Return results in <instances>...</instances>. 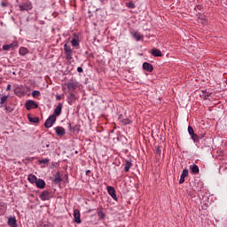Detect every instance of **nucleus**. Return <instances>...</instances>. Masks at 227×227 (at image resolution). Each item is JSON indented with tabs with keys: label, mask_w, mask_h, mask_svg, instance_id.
Wrapping results in <instances>:
<instances>
[{
	"label": "nucleus",
	"mask_w": 227,
	"mask_h": 227,
	"mask_svg": "<svg viewBox=\"0 0 227 227\" xmlns=\"http://www.w3.org/2000/svg\"><path fill=\"white\" fill-rule=\"evenodd\" d=\"M56 99L57 100H60L61 99V96H59V95L56 96Z\"/></svg>",
	"instance_id": "a19ab883"
},
{
	"label": "nucleus",
	"mask_w": 227,
	"mask_h": 227,
	"mask_svg": "<svg viewBox=\"0 0 227 227\" xmlns=\"http://www.w3.org/2000/svg\"><path fill=\"white\" fill-rule=\"evenodd\" d=\"M143 68L145 72H153V66L148 62L143 64Z\"/></svg>",
	"instance_id": "9b49d317"
},
{
	"label": "nucleus",
	"mask_w": 227,
	"mask_h": 227,
	"mask_svg": "<svg viewBox=\"0 0 227 227\" xmlns=\"http://www.w3.org/2000/svg\"><path fill=\"white\" fill-rule=\"evenodd\" d=\"M51 192H49L47 190L43 191L39 196V198H40V200H42V201H47V200H51Z\"/></svg>",
	"instance_id": "20e7f679"
},
{
	"label": "nucleus",
	"mask_w": 227,
	"mask_h": 227,
	"mask_svg": "<svg viewBox=\"0 0 227 227\" xmlns=\"http://www.w3.org/2000/svg\"><path fill=\"white\" fill-rule=\"evenodd\" d=\"M6 100H8V96H4L0 98V104L3 106V104H4V102H6Z\"/></svg>",
	"instance_id": "2f4dec72"
},
{
	"label": "nucleus",
	"mask_w": 227,
	"mask_h": 227,
	"mask_svg": "<svg viewBox=\"0 0 227 227\" xmlns=\"http://www.w3.org/2000/svg\"><path fill=\"white\" fill-rule=\"evenodd\" d=\"M5 210H6V204H4V202H0V213L4 214Z\"/></svg>",
	"instance_id": "393cba45"
},
{
	"label": "nucleus",
	"mask_w": 227,
	"mask_h": 227,
	"mask_svg": "<svg viewBox=\"0 0 227 227\" xmlns=\"http://www.w3.org/2000/svg\"><path fill=\"white\" fill-rule=\"evenodd\" d=\"M75 153H77V151H75Z\"/></svg>",
	"instance_id": "09e8293b"
},
{
	"label": "nucleus",
	"mask_w": 227,
	"mask_h": 227,
	"mask_svg": "<svg viewBox=\"0 0 227 227\" xmlns=\"http://www.w3.org/2000/svg\"><path fill=\"white\" fill-rule=\"evenodd\" d=\"M130 8H134V4H129Z\"/></svg>",
	"instance_id": "a18cd8bd"
},
{
	"label": "nucleus",
	"mask_w": 227,
	"mask_h": 227,
	"mask_svg": "<svg viewBox=\"0 0 227 227\" xmlns=\"http://www.w3.org/2000/svg\"><path fill=\"white\" fill-rule=\"evenodd\" d=\"M101 3H104V0H99Z\"/></svg>",
	"instance_id": "de8ad7c7"
},
{
	"label": "nucleus",
	"mask_w": 227,
	"mask_h": 227,
	"mask_svg": "<svg viewBox=\"0 0 227 227\" xmlns=\"http://www.w3.org/2000/svg\"><path fill=\"white\" fill-rule=\"evenodd\" d=\"M186 176H189V170L187 168L183 169V172L180 176L179 184H182L185 182Z\"/></svg>",
	"instance_id": "423d86ee"
},
{
	"label": "nucleus",
	"mask_w": 227,
	"mask_h": 227,
	"mask_svg": "<svg viewBox=\"0 0 227 227\" xmlns=\"http://www.w3.org/2000/svg\"><path fill=\"white\" fill-rule=\"evenodd\" d=\"M188 132H189L190 136H192L194 134V129H192V127L189 126Z\"/></svg>",
	"instance_id": "72a5a7b5"
},
{
	"label": "nucleus",
	"mask_w": 227,
	"mask_h": 227,
	"mask_svg": "<svg viewBox=\"0 0 227 227\" xmlns=\"http://www.w3.org/2000/svg\"><path fill=\"white\" fill-rule=\"evenodd\" d=\"M212 93L207 90H202V97H204V100H207V98H208V97H210Z\"/></svg>",
	"instance_id": "b1692460"
},
{
	"label": "nucleus",
	"mask_w": 227,
	"mask_h": 227,
	"mask_svg": "<svg viewBox=\"0 0 227 227\" xmlns=\"http://www.w3.org/2000/svg\"><path fill=\"white\" fill-rule=\"evenodd\" d=\"M107 192L110 196H112L113 200H117L116 198V190L113 186H107Z\"/></svg>",
	"instance_id": "9d476101"
},
{
	"label": "nucleus",
	"mask_w": 227,
	"mask_h": 227,
	"mask_svg": "<svg viewBox=\"0 0 227 227\" xmlns=\"http://www.w3.org/2000/svg\"><path fill=\"white\" fill-rule=\"evenodd\" d=\"M61 109H63V105L59 103L54 110V116H59L61 114Z\"/></svg>",
	"instance_id": "4468645a"
},
{
	"label": "nucleus",
	"mask_w": 227,
	"mask_h": 227,
	"mask_svg": "<svg viewBox=\"0 0 227 227\" xmlns=\"http://www.w3.org/2000/svg\"><path fill=\"white\" fill-rule=\"evenodd\" d=\"M192 139L196 143V142L200 141V137H198L197 134L193 133L192 135Z\"/></svg>",
	"instance_id": "c85d7f7f"
},
{
	"label": "nucleus",
	"mask_w": 227,
	"mask_h": 227,
	"mask_svg": "<svg viewBox=\"0 0 227 227\" xmlns=\"http://www.w3.org/2000/svg\"><path fill=\"white\" fill-rule=\"evenodd\" d=\"M90 173H91L90 170H87V171H86V175H90Z\"/></svg>",
	"instance_id": "79ce46f5"
},
{
	"label": "nucleus",
	"mask_w": 227,
	"mask_h": 227,
	"mask_svg": "<svg viewBox=\"0 0 227 227\" xmlns=\"http://www.w3.org/2000/svg\"><path fill=\"white\" fill-rule=\"evenodd\" d=\"M61 180L62 179L59 172H57L53 179L54 184H60Z\"/></svg>",
	"instance_id": "aec40b11"
},
{
	"label": "nucleus",
	"mask_w": 227,
	"mask_h": 227,
	"mask_svg": "<svg viewBox=\"0 0 227 227\" xmlns=\"http://www.w3.org/2000/svg\"><path fill=\"white\" fill-rule=\"evenodd\" d=\"M28 182H30V184H35V182L38 180V178H36V176L35 175H29L27 177Z\"/></svg>",
	"instance_id": "4be33fe9"
},
{
	"label": "nucleus",
	"mask_w": 227,
	"mask_h": 227,
	"mask_svg": "<svg viewBox=\"0 0 227 227\" xmlns=\"http://www.w3.org/2000/svg\"><path fill=\"white\" fill-rule=\"evenodd\" d=\"M7 45L9 46V49H13L15 47H19V43L14 42V43H12L11 44H7Z\"/></svg>",
	"instance_id": "c756f323"
},
{
	"label": "nucleus",
	"mask_w": 227,
	"mask_h": 227,
	"mask_svg": "<svg viewBox=\"0 0 227 227\" xmlns=\"http://www.w3.org/2000/svg\"><path fill=\"white\" fill-rule=\"evenodd\" d=\"M130 8H134V4H129Z\"/></svg>",
	"instance_id": "37998d69"
},
{
	"label": "nucleus",
	"mask_w": 227,
	"mask_h": 227,
	"mask_svg": "<svg viewBox=\"0 0 227 227\" xmlns=\"http://www.w3.org/2000/svg\"><path fill=\"white\" fill-rule=\"evenodd\" d=\"M7 224L10 227H19V225H17V218H15V216L10 217L8 219Z\"/></svg>",
	"instance_id": "1a4fd4ad"
},
{
	"label": "nucleus",
	"mask_w": 227,
	"mask_h": 227,
	"mask_svg": "<svg viewBox=\"0 0 227 227\" xmlns=\"http://www.w3.org/2000/svg\"><path fill=\"white\" fill-rule=\"evenodd\" d=\"M73 47H79V37L75 36L71 41Z\"/></svg>",
	"instance_id": "412c9836"
},
{
	"label": "nucleus",
	"mask_w": 227,
	"mask_h": 227,
	"mask_svg": "<svg viewBox=\"0 0 227 227\" xmlns=\"http://www.w3.org/2000/svg\"><path fill=\"white\" fill-rule=\"evenodd\" d=\"M151 54H153L154 58H160L162 56V52L159 49H153Z\"/></svg>",
	"instance_id": "ddd939ff"
},
{
	"label": "nucleus",
	"mask_w": 227,
	"mask_h": 227,
	"mask_svg": "<svg viewBox=\"0 0 227 227\" xmlns=\"http://www.w3.org/2000/svg\"><path fill=\"white\" fill-rule=\"evenodd\" d=\"M130 8H134V4H129Z\"/></svg>",
	"instance_id": "c03bdc74"
},
{
	"label": "nucleus",
	"mask_w": 227,
	"mask_h": 227,
	"mask_svg": "<svg viewBox=\"0 0 227 227\" xmlns=\"http://www.w3.org/2000/svg\"><path fill=\"white\" fill-rule=\"evenodd\" d=\"M43 227H52V225L51 223H44Z\"/></svg>",
	"instance_id": "58836bf2"
},
{
	"label": "nucleus",
	"mask_w": 227,
	"mask_h": 227,
	"mask_svg": "<svg viewBox=\"0 0 227 227\" xmlns=\"http://www.w3.org/2000/svg\"><path fill=\"white\" fill-rule=\"evenodd\" d=\"M20 12H29V10H33V4L30 1H27L22 3L20 5Z\"/></svg>",
	"instance_id": "f257e3e1"
},
{
	"label": "nucleus",
	"mask_w": 227,
	"mask_h": 227,
	"mask_svg": "<svg viewBox=\"0 0 227 227\" xmlns=\"http://www.w3.org/2000/svg\"><path fill=\"white\" fill-rule=\"evenodd\" d=\"M130 168H132V161L131 160H126L124 164V170L126 173H129L130 170Z\"/></svg>",
	"instance_id": "dca6fc26"
},
{
	"label": "nucleus",
	"mask_w": 227,
	"mask_h": 227,
	"mask_svg": "<svg viewBox=\"0 0 227 227\" xmlns=\"http://www.w3.org/2000/svg\"><path fill=\"white\" fill-rule=\"evenodd\" d=\"M75 100H77V97L75 96V94L70 92L67 96V103L72 106V104L74 102H75Z\"/></svg>",
	"instance_id": "6e6552de"
},
{
	"label": "nucleus",
	"mask_w": 227,
	"mask_h": 227,
	"mask_svg": "<svg viewBox=\"0 0 227 227\" xmlns=\"http://www.w3.org/2000/svg\"><path fill=\"white\" fill-rule=\"evenodd\" d=\"M190 169L192 170V173H193V175H198L200 173V168L198 167V165H192L190 167Z\"/></svg>",
	"instance_id": "f3484780"
},
{
	"label": "nucleus",
	"mask_w": 227,
	"mask_h": 227,
	"mask_svg": "<svg viewBox=\"0 0 227 227\" xmlns=\"http://www.w3.org/2000/svg\"><path fill=\"white\" fill-rule=\"evenodd\" d=\"M32 97H34V98H36V97H40V91L39 90H34L32 92Z\"/></svg>",
	"instance_id": "7c9ffc66"
},
{
	"label": "nucleus",
	"mask_w": 227,
	"mask_h": 227,
	"mask_svg": "<svg viewBox=\"0 0 227 227\" xmlns=\"http://www.w3.org/2000/svg\"><path fill=\"white\" fill-rule=\"evenodd\" d=\"M27 52H29L27 48H25V47L20 48V56H26V54H27Z\"/></svg>",
	"instance_id": "5701e85b"
},
{
	"label": "nucleus",
	"mask_w": 227,
	"mask_h": 227,
	"mask_svg": "<svg viewBox=\"0 0 227 227\" xmlns=\"http://www.w3.org/2000/svg\"><path fill=\"white\" fill-rule=\"evenodd\" d=\"M35 185L38 189H43L45 187V181L43 179H37V181H35Z\"/></svg>",
	"instance_id": "2eb2a0df"
},
{
	"label": "nucleus",
	"mask_w": 227,
	"mask_h": 227,
	"mask_svg": "<svg viewBox=\"0 0 227 227\" xmlns=\"http://www.w3.org/2000/svg\"><path fill=\"white\" fill-rule=\"evenodd\" d=\"M67 90L69 91H74V90H77V84L74 82L67 83Z\"/></svg>",
	"instance_id": "a211bd4d"
},
{
	"label": "nucleus",
	"mask_w": 227,
	"mask_h": 227,
	"mask_svg": "<svg viewBox=\"0 0 227 227\" xmlns=\"http://www.w3.org/2000/svg\"><path fill=\"white\" fill-rule=\"evenodd\" d=\"M55 132H56L57 136H59L61 137L65 134V129L61 126H59V127L55 128Z\"/></svg>",
	"instance_id": "f8f14e48"
},
{
	"label": "nucleus",
	"mask_w": 227,
	"mask_h": 227,
	"mask_svg": "<svg viewBox=\"0 0 227 227\" xmlns=\"http://www.w3.org/2000/svg\"><path fill=\"white\" fill-rule=\"evenodd\" d=\"M74 223L81 224V212L78 209L74 210Z\"/></svg>",
	"instance_id": "0eeeda50"
},
{
	"label": "nucleus",
	"mask_w": 227,
	"mask_h": 227,
	"mask_svg": "<svg viewBox=\"0 0 227 227\" xmlns=\"http://www.w3.org/2000/svg\"><path fill=\"white\" fill-rule=\"evenodd\" d=\"M25 106H26V109H27V111H31V109L38 108V105L35 104V102L33 100L27 101Z\"/></svg>",
	"instance_id": "39448f33"
},
{
	"label": "nucleus",
	"mask_w": 227,
	"mask_h": 227,
	"mask_svg": "<svg viewBox=\"0 0 227 227\" xmlns=\"http://www.w3.org/2000/svg\"><path fill=\"white\" fill-rule=\"evenodd\" d=\"M39 164H49V159L39 160Z\"/></svg>",
	"instance_id": "473e14b6"
},
{
	"label": "nucleus",
	"mask_w": 227,
	"mask_h": 227,
	"mask_svg": "<svg viewBox=\"0 0 227 227\" xmlns=\"http://www.w3.org/2000/svg\"><path fill=\"white\" fill-rule=\"evenodd\" d=\"M49 146H50L49 145H46V148H49Z\"/></svg>",
	"instance_id": "49530a36"
},
{
	"label": "nucleus",
	"mask_w": 227,
	"mask_h": 227,
	"mask_svg": "<svg viewBox=\"0 0 227 227\" xmlns=\"http://www.w3.org/2000/svg\"><path fill=\"white\" fill-rule=\"evenodd\" d=\"M1 6H3V8H6V6H8V4L4 2H2Z\"/></svg>",
	"instance_id": "c9c22d12"
},
{
	"label": "nucleus",
	"mask_w": 227,
	"mask_h": 227,
	"mask_svg": "<svg viewBox=\"0 0 227 227\" xmlns=\"http://www.w3.org/2000/svg\"><path fill=\"white\" fill-rule=\"evenodd\" d=\"M121 123H123V125H129V123H132V121L130 119H122L121 120Z\"/></svg>",
	"instance_id": "bb28decb"
},
{
	"label": "nucleus",
	"mask_w": 227,
	"mask_h": 227,
	"mask_svg": "<svg viewBox=\"0 0 227 227\" xmlns=\"http://www.w3.org/2000/svg\"><path fill=\"white\" fill-rule=\"evenodd\" d=\"M77 72H79V74L82 73V67H77Z\"/></svg>",
	"instance_id": "ea45409f"
},
{
	"label": "nucleus",
	"mask_w": 227,
	"mask_h": 227,
	"mask_svg": "<svg viewBox=\"0 0 227 227\" xmlns=\"http://www.w3.org/2000/svg\"><path fill=\"white\" fill-rule=\"evenodd\" d=\"M64 51H65V55H66V59L67 61L72 60V52H74V51L67 43L64 45Z\"/></svg>",
	"instance_id": "f03ea898"
},
{
	"label": "nucleus",
	"mask_w": 227,
	"mask_h": 227,
	"mask_svg": "<svg viewBox=\"0 0 227 227\" xmlns=\"http://www.w3.org/2000/svg\"><path fill=\"white\" fill-rule=\"evenodd\" d=\"M12 90V85L8 84L6 87V91H10Z\"/></svg>",
	"instance_id": "e433bc0d"
},
{
	"label": "nucleus",
	"mask_w": 227,
	"mask_h": 227,
	"mask_svg": "<svg viewBox=\"0 0 227 227\" xmlns=\"http://www.w3.org/2000/svg\"><path fill=\"white\" fill-rule=\"evenodd\" d=\"M27 118H28V121H30V123H38V121H40V119L38 117H33V116H31V114H28Z\"/></svg>",
	"instance_id": "6ab92c4d"
},
{
	"label": "nucleus",
	"mask_w": 227,
	"mask_h": 227,
	"mask_svg": "<svg viewBox=\"0 0 227 227\" xmlns=\"http://www.w3.org/2000/svg\"><path fill=\"white\" fill-rule=\"evenodd\" d=\"M3 49H4V51H10V46H8V44H4L3 46Z\"/></svg>",
	"instance_id": "f704fd0d"
},
{
	"label": "nucleus",
	"mask_w": 227,
	"mask_h": 227,
	"mask_svg": "<svg viewBox=\"0 0 227 227\" xmlns=\"http://www.w3.org/2000/svg\"><path fill=\"white\" fill-rule=\"evenodd\" d=\"M98 215L99 219H105L106 217V214L102 210L98 211Z\"/></svg>",
	"instance_id": "cd10ccee"
},
{
	"label": "nucleus",
	"mask_w": 227,
	"mask_h": 227,
	"mask_svg": "<svg viewBox=\"0 0 227 227\" xmlns=\"http://www.w3.org/2000/svg\"><path fill=\"white\" fill-rule=\"evenodd\" d=\"M55 122L56 115L52 114L45 121L44 127H46V129H51V127H52V125H54Z\"/></svg>",
	"instance_id": "7ed1b4c3"
},
{
	"label": "nucleus",
	"mask_w": 227,
	"mask_h": 227,
	"mask_svg": "<svg viewBox=\"0 0 227 227\" xmlns=\"http://www.w3.org/2000/svg\"><path fill=\"white\" fill-rule=\"evenodd\" d=\"M156 153H158L159 155H160V147H157V148H156Z\"/></svg>",
	"instance_id": "4c0bfd02"
},
{
	"label": "nucleus",
	"mask_w": 227,
	"mask_h": 227,
	"mask_svg": "<svg viewBox=\"0 0 227 227\" xmlns=\"http://www.w3.org/2000/svg\"><path fill=\"white\" fill-rule=\"evenodd\" d=\"M134 38H136L137 42H139V40H141L142 36L139 33L137 32H135V33H132Z\"/></svg>",
	"instance_id": "a878e982"
}]
</instances>
